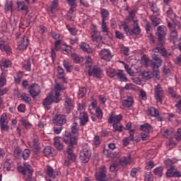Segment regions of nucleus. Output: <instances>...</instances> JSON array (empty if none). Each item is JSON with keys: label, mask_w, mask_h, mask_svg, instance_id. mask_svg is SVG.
<instances>
[{"label": "nucleus", "mask_w": 181, "mask_h": 181, "mask_svg": "<svg viewBox=\"0 0 181 181\" xmlns=\"http://www.w3.org/2000/svg\"><path fill=\"white\" fill-rule=\"evenodd\" d=\"M168 29L165 25H160L157 28V40L158 43L156 47L152 49L153 53H159L163 57L168 56V51L165 49V45L166 44V34Z\"/></svg>", "instance_id": "obj_1"}, {"label": "nucleus", "mask_w": 181, "mask_h": 181, "mask_svg": "<svg viewBox=\"0 0 181 181\" xmlns=\"http://www.w3.org/2000/svg\"><path fill=\"white\" fill-rule=\"evenodd\" d=\"M62 141L66 144V145H68L66 156L74 153L73 148L77 146V141H78V138L76 136H71V134L68 133L63 136Z\"/></svg>", "instance_id": "obj_2"}, {"label": "nucleus", "mask_w": 181, "mask_h": 181, "mask_svg": "<svg viewBox=\"0 0 181 181\" xmlns=\"http://www.w3.org/2000/svg\"><path fill=\"white\" fill-rule=\"evenodd\" d=\"M122 120V115H115L114 112H112L110 117H108V124H113L114 132L118 131V132H122L125 127L122 125H119L121 121Z\"/></svg>", "instance_id": "obj_3"}, {"label": "nucleus", "mask_w": 181, "mask_h": 181, "mask_svg": "<svg viewBox=\"0 0 181 181\" xmlns=\"http://www.w3.org/2000/svg\"><path fill=\"white\" fill-rule=\"evenodd\" d=\"M152 60L153 61H151V67L153 70V74L156 75L157 80H160V75L159 73H160V71H159V68L162 66V58L156 54H153Z\"/></svg>", "instance_id": "obj_4"}, {"label": "nucleus", "mask_w": 181, "mask_h": 181, "mask_svg": "<svg viewBox=\"0 0 181 181\" xmlns=\"http://www.w3.org/2000/svg\"><path fill=\"white\" fill-rule=\"evenodd\" d=\"M59 97H60V95L58 92H56L54 94L53 92H50L43 101L45 108L50 110V108H52L50 105H52L53 103H59L60 98H59Z\"/></svg>", "instance_id": "obj_5"}, {"label": "nucleus", "mask_w": 181, "mask_h": 181, "mask_svg": "<svg viewBox=\"0 0 181 181\" xmlns=\"http://www.w3.org/2000/svg\"><path fill=\"white\" fill-rule=\"evenodd\" d=\"M154 98L157 103L162 104V101L165 98V94L163 93V88L160 84H158L154 88Z\"/></svg>", "instance_id": "obj_6"}, {"label": "nucleus", "mask_w": 181, "mask_h": 181, "mask_svg": "<svg viewBox=\"0 0 181 181\" xmlns=\"http://www.w3.org/2000/svg\"><path fill=\"white\" fill-rule=\"evenodd\" d=\"M90 37L92 42L93 43H98V45H96V47L98 49H101V46H103V36L101 35V33L98 32V30H94L90 33Z\"/></svg>", "instance_id": "obj_7"}, {"label": "nucleus", "mask_w": 181, "mask_h": 181, "mask_svg": "<svg viewBox=\"0 0 181 181\" xmlns=\"http://www.w3.org/2000/svg\"><path fill=\"white\" fill-rule=\"evenodd\" d=\"M52 122L57 127H63V125L67 124V118L63 114H58L54 117Z\"/></svg>", "instance_id": "obj_8"}, {"label": "nucleus", "mask_w": 181, "mask_h": 181, "mask_svg": "<svg viewBox=\"0 0 181 181\" xmlns=\"http://www.w3.org/2000/svg\"><path fill=\"white\" fill-rule=\"evenodd\" d=\"M91 158V151L88 147L83 148L80 152L79 159L83 163H87Z\"/></svg>", "instance_id": "obj_9"}, {"label": "nucleus", "mask_w": 181, "mask_h": 181, "mask_svg": "<svg viewBox=\"0 0 181 181\" xmlns=\"http://www.w3.org/2000/svg\"><path fill=\"white\" fill-rule=\"evenodd\" d=\"M99 57L101 60H104V62H111L113 56L110 49H103L99 52Z\"/></svg>", "instance_id": "obj_10"}, {"label": "nucleus", "mask_w": 181, "mask_h": 181, "mask_svg": "<svg viewBox=\"0 0 181 181\" xmlns=\"http://www.w3.org/2000/svg\"><path fill=\"white\" fill-rule=\"evenodd\" d=\"M28 93L33 98H35V97H37L40 95V93H42V89H40V86L37 85V83H34L30 85L28 88Z\"/></svg>", "instance_id": "obj_11"}, {"label": "nucleus", "mask_w": 181, "mask_h": 181, "mask_svg": "<svg viewBox=\"0 0 181 181\" xmlns=\"http://www.w3.org/2000/svg\"><path fill=\"white\" fill-rule=\"evenodd\" d=\"M64 105V108L63 109V111L64 114H69V112H71V110L73 108H74V103H73V100L69 97L65 98Z\"/></svg>", "instance_id": "obj_12"}, {"label": "nucleus", "mask_w": 181, "mask_h": 181, "mask_svg": "<svg viewBox=\"0 0 181 181\" xmlns=\"http://www.w3.org/2000/svg\"><path fill=\"white\" fill-rule=\"evenodd\" d=\"M167 169L166 177H181V172L177 170L176 166H172L170 168Z\"/></svg>", "instance_id": "obj_13"}, {"label": "nucleus", "mask_w": 181, "mask_h": 181, "mask_svg": "<svg viewBox=\"0 0 181 181\" xmlns=\"http://www.w3.org/2000/svg\"><path fill=\"white\" fill-rule=\"evenodd\" d=\"M29 45V37L23 35L21 40L18 42V49L19 50H25Z\"/></svg>", "instance_id": "obj_14"}, {"label": "nucleus", "mask_w": 181, "mask_h": 181, "mask_svg": "<svg viewBox=\"0 0 181 181\" xmlns=\"http://www.w3.org/2000/svg\"><path fill=\"white\" fill-rule=\"evenodd\" d=\"M107 176V167L101 166L100 168V171L95 174V177L98 181H104Z\"/></svg>", "instance_id": "obj_15"}, {"label": "nucleus", "mask_w": 181, "mask_h": 181, "mask_svg": "<svg viewBox=\"0 0 181 181\" xmlns=\"http://www.w3.org/2000/svg\"><path fill=\"white\" fill-rule=\"evenodd\" d=\"M78 118L80 127H85L88 122V114L85 111L80 112Z\"/></svg>", "instance_id": "obj_16"}, {"label": "nucleus", "mask_w": 181, "mask_h": 181, "mask_svg": "<svg viewBox=\"0 0 181 181\" xmlns=\"http://www.w3.org/2000/svg\"><path fill=\"white\" fill-rule=\"evenodd\" d=\"M132 29L133 35H135L137 37H141V36H142V34H141L142 30H141V27H139V24H138V21H134Z\"/></svg>", "instance_id": "obj_17"}, {"label": "nucleus", "mask_w": 181, "mask_h": 181, "mask_svg": "<svg viewBox=\"0 0 181 181\" xmlns=\"http://www.w3.org/2000/svg\"><path fill=\"white\" fill-rule=\"evenodd\" d=\"M88 76L96 77V78H101L103 77V71L100 68L94 67L93 70H88Z\"/></svg>", "instance_id": "obj_18"}, {"label": "nucleus", "mask_w": 181, "mask_h": 181, "mask_svg": "<svg viewBox=\"0 0 181 181\" xmlns=\"http://www.w3.org/2000/svg\"><path fill=\"white\" fill-rule=\"evenodd\" d=\"M45 174L49 176V177H52V179H56V176H59V173L57 175L54 173V170L50 165H47L45 169Z\"/></svg>", "instance_id": "obj_19"}, {"label": "nucleus", "mask_w": 181, "mask_h": 181, "mask_svg": "<svg viewBox=\"0 0 181 181\" xmlns=\"http://www.w3.org/2000/svg\"><path fill=\"white\" fill-rule=\"evenodd\" d=\"M33 148L35 151H40V144L39 143V136L35 133L33 134Z\"/></svg>", "instance_id": "obj_20"}, {"label": "nucleus", "mask_w": 181, "mask_h": 181, "mask_svg": "<svg viewBox=\"0 0 181 181\" xmlns=\"http://www.w3.org/2000/svg\"><path fill=\"white\" fill-rule=\"evenodd\" d=\"M17 8L18 11H22L24 13H29V7L26 6L25 1H18L17 2Z\"/></svg>", "instance_id": "obj_21"}, {"label": "nucleus", "mask_w": 181, "mask_h": 181, "mask_svg": "<svg viewBox=\"0 0 181 181\" xmlns=\"http://www.w3.org/2000/svg\"><path fill=\"white\" fill-rule=\"evenodd\" d=\"M57 73H58V78H60V80L62 81V83H67V80L66 79V74L64 73V69L59 66L57 68Z\"/></svg>", "instance_id": "obj_22"}, {"label": "nucleus", "mask_w": 181, "mask_h": 181, "mask_svg": "<svg viewBox=\"0 0 181 181\" xmlns=\"http://www.w3.org/2000/svg\"><path fill=\"white\" fill-rule=\"evenodd\" d=\"M62 45V40L60 39L57 40L54 44V47L51 51V56L52 59L56 57V52H59L60 50V45Z\"/></svg>", "instance_id": "obj_23"}, {"label": "nucleus", "mask_w": 181, "mask_h": 181, "mask_svg": "<svg viewBox=\"0 0 181 181\" xmlns=\"http://www.w3.org/2000/svg\"><path fill=\"white\" fill-rule=\"evenodd\" d=\"M148 6H150V9L151 12H153V16H159V8H158V5L154 2H148Z\"/></svg>", "instance_id": "obj_24"}, {"label": "nucleus", "mask_w": 181, "mask_h": 181, "mask_svg": "<svg viewBox=\"0 0 181 181\" xmlns=\"http://www.w3.org/2000/svg\"><path fill=\"white\" fill-rule=\"evenodd\" d=\"M123 107L126 108H131L134 105V98L128 97L127 99H124L122 101Z\"/></svg>", "instance_id": "obj_25"}, {"label": "nucleus", "mask_w": 181, "mask_h": 181, "mask_svg": "<svg viewBox=\"0 0 181 181\" xmlns=\"http://www.w3.org/2000/svg\"><path fill=\"white\" fill-rule=\"evenodd\" d=\"M115 77L117 80H119V81H128V78L122 70H117Z\"/></svg>", "instance_id": "obj_26"}, {"label": "nucleus", "mask_w": 181, "mask_h": 181, "mask_svg": "<svg viewBox=\"0 0 181 181\" xmlns=\"http://www.w3.org/2000/svg\"><path fill=\"white\" fill-rule=\"evenodd\" d=\"M131 141H134V129L129 130V136L124 138L123 140L124 146H128Z\"/></svg>", "instance_id": "obj_27"}, {"label": "nucleus", "mask_w": 181, "mask_h": 181, "mask_svg": "<svg viewBox=\"0 0 181 181\" xmlns=\"http://www.w3.org/2000/svg\"><path fill=\"white\" fill-rule=\"evenodd\" d=\"M54 145L56 149H57L58 151H63V148H64V146L60 141L59 136H57L54 138Z\"/></svg>", "instance_id": "obj_28"}, {"label": "nucleus", "mask_w": 181, "mask_h": 181, "mask_svg": "<svg viewBox=\"0 0 181 181\" xmlns=\"http://www.w3.org/2000/svg\"><path fill=\"white\" fill-rule=\"evenodd\" d=\"M141 76H142V78H144V80H151V78H152V77H153V76L156 78V74H153V73L149 71H144L141 73Z\"/></svg>", "instance_id": "obj_29"}, {"label": "nucleus", "mask_w": 181, "mask_h": 181, "mask_svg": "<svg viewBox=\"0 0 181 181\" xmlns=\"http://www.w3.org/2000/svg\"><path fill=\"white\" fill-rule=\"evenodd\" d=\"M70 129L71 134L77 135L78 134V131H80V126L78 125V123L74 122L71 125Z\"/></svg>", "instance_id": "obj_30"}, {"label": "nucleus", "mask_w": 181, "mask_h": 181, "mask_svg": "<svg viewBox=\"0 0 181 181\" xmlns=\"http://www.w3.org/2000/svg\"><path fill=\"white\" fill-rule=\"evenodd\" d=\"M100 15L102 16V21H108L110 19V11L105 8H100Z\"/></svg>", "instance_id": "obj_31"}, {"label": "nucleus", "mask_w": 181, "mask_h": 181, "mask_svg": "<svg viewBox=\"0 0 181 181\" xmlns=\"http://www.w3.org/2000/svg\"><path fill=\"white\" fill-rule=\"evenodd\" d=\"M140 130L144 131L146 134H149L150 132H152L153 128L149 123H145L144 124L141 125Z\"/></svg>", "instance_id": "obj_32"}, {"label": "nucleus", "mask_w": 181, "mask_h": 181, "mask_svg": "<svg viewBox=\"0 0 181 181\" xmlns=\"http://www.w3.org/2000/svg\"><path fill=\"white\" fill-rule=\"evenodd\" d=\"M80 48L83 52H86V53H93V50L90 47V45L86 42H81L80 45Z\"/></svg>", "instance_id": "obj_33"}, {"label": "nucleus", "mask_w": 181, "mask_h": 181, "mask_svg": "<svg viewBox=\"0 0 181 181\" xmlns=\"http://www.w3.org/2000/svg\"><path fill=\"white\" fill-rule=\"evenodd\" d=\"M129 160H131V156H128L127 157H122L119 160V163L124 168L127 166V165L129 164Z\"/></svg>", "instance_id": "obj_34"}, {"label": "nucleus", "mask_w": 181, "mask_h": 181, "mask_svg": "<svg viewBox=\"0 0 181 181\" xmlns=\"http://www.w3.org/2000/svg\"><path fill=\"white\" fill-rule=\"evenodd\" d=\"M14 168L13 163H12V160H6L4 163V169H6V170H13Z\"/></svg>", "instance_id": "obj_35"}, {"label": "nucleus", "mask_w": 181, "mask_h": 181, "mask_svg": "<svg viewBox=\"0 0 181 181\" xmlns=\"http://www.w3.org/2000/svg\"><path fill=\"white\" fill-rule=\"evenodd\" d=\"M71 59L75 63H83L84 58L76 54H71Z\"/></svg>", "instance_id": "obj_36"}, {"label": "nucleus", "mask_w": 181, "mask_h": 181, "mask_svg": "<svg viewBox=\"0 0 181 181\" xmlns=\"http://www.w3.org/2000/svg\"><path fill=\"white\" fill-rule=\"evenodd\" d=\"M21 98H22L23 101L24 103H26V104H30V102L32 101V98L29 95V94L23 93L21 95Z\"/></svg>", "instance_id": "obj_37"}, {"label": "nucleus", "mask_w": 181, "mask_h": 181, "mask_svg": "<svg viewBox=\"0 0 181 181\" xmlns=\"http://www.w3.org/2000/svg\"><path fill=\"white\" fill-rule=\"evenodd\" d=\"M150 19L152 22L153 26L154 27L158 26V25H160V18H158L156 16H151Z\"/></svg>", "instance_id": "obj_38"}, {"label": "nucleus", "mask_w": 181, "mask_h": 181, "mask_svg": "<svg viewBox=\"0 0 181 181\" xmlns=\"http://www.w3.org/2000/svg\"><path fill=\"white\" fill-rule=\"evenodd\" d=\"M175 163H176V160H175L167 159L164 161L166 169H169L171 168L172 166H175Z\"/></svg>", "instance_id": "obj_39"}, {"label": "nucleus", "mask_w": 181, "mask_h": 181, "mask_svg": "<svg viewBox=\"0 0 181 181\" xmlns=\"http://www.w3.org/2000/svg\"><path fill=\"white\" fill-rule=\"evenodd\" d=\"M66 88H64V87L62 86V85H60V83H57L54 86V90L51 91V93H53L54 96V93H59V94H60V91H63Z\"/></svg>", "instance_id": "obj_40"}, {"label": "nucleus", "mask_w": 181, "mask_h": 181, "mask_svg": "<svg viewBox=\"0 0 181 181\" xmlns=\"http://www.w3.org/2000/svg\"><path fill=\"white\" fill-rule=\"evenodd\" d=\"M117 71H118V70L111 69L110 67L107 68V76H109V77H111L112 78H114V77H115V76L117 75Z\"/></svg>", "instance_id": "obj_41"}, {"label": "nucleus", "mask_w": 181, "mask_h": 181, "mask_svg": "<svg viewBox=\"0 0 181 181\" xmlns=\"http://www.w3.org/2000/svg\"><path fill=\"white\" fill-rule=\"evenodd\" d=\"M154 175L158 177H162L163 176V167H158L153 170Z\"/></svg>", "instance_id": "obj_42"}, {"label": "nucleus", "mask_w": 181, "mask_h": 181, "mask_svg": "<svg viewBox=\"0 0 181 181\" xmlns=\"http://www.w3.org/2000/svg\"><path fill=\"white\" fill-rule=\"evenodd\" d=\"M68 4L71 6L69 13H73L74 12V8L77 6V3H76L75 0H68Z\"/></svg>", "instance_id": "obj_43"}, {"label": "nucleus", "mask_w": 181, "mask_h": 181, "mask_svg": "<svg viewBox=\"0 0 181 181\" xmlns=\"http://www.w3.org/2000/svg\"><path fill=\"white\" fill-rule=\"evenodd\" d=\"M148 115L151 117H158L159 115V110L155 109V107H151L148 110Z\"/></svg>", "instance_id": "obj_44"}, {"label": "nucleus", "mask_w": 181, "mask_h": 181, "mask_svg": "<svg viewBox=\"0 0 181 181\" xmlns=\"http://www.w3.org/2000/svg\"><path fill=\"white\" fill-rule=\"evenodd\" d=\"M101 29L103 33H106V35L110 33V28H108V25H107V22L102 21Z\"/></svg>", "instance_id": "obj_45"}, {"label": "nucleus", "mask_w": 181, "mask_h": 181, "mask_svg": "<svg viewBox=\"0 0 181 181\" xmlns=\"http://www.w3.org/2000/svg\"><path fill=\"white\" fill-rule=\"evenodd\" d=\"M143 22L144 23V28L146 29V32L147 33H149V32H151V30H152V25L151 24V23H149V21H146V20H143Z\"/></svg>", "instance_id": "obj_46"}, {"label": "nucleus", "mask_w": 181, "mask_h": 181, "mask_svg": "<svg viewBox=\"0 0 181 181\" xmlns=\"http://www.w3.org/2000/svg\"><path fill=\"white\" fill-rule=\"evenodd\" d=\"M13 7V2H12V1H8L5 5V11L12 12Z\"/></svg>", "instance_id": "obj_47"}, {"label": "nucleus", "mask_w": 181, "mask_h": 181, "mask_svg": "<svg viewBox=\"0 0 181 181\" xmlns=\"http://www.w3.org/2000/svg\"><path fill=\"white\" fill-rule=\"evenodd\" d=\"M123 29L127 36H132V35H134V32L132 31V29H131V28H129L128 25H124L123 27Z\"/></svg>", "instance_id": "obj_48"}, {"label": "nucleus", "mask_w": 181, "mask_h": 181, "mask_svg": "<svg viewBox=\"0 0 181 181\" xmlns=\"http://www.w3.org/2000/svg\"><path fill=\"white\" fill-rule=\"evenodd\" d=\"M172 135H173V131L172 130L167 129L163 132V136H164V138L170 139L172 138Z\"/></svg>", "instance_id": "obj_49"}, {"label": "nucleus", "mask_w": 181, "mask_h": 181, "mask_svg": "<svg viewBox=\"0 0 181 181\" xmlns=\"http://www.w3.org/2000/svg\"><path fill=\"white\" fill-rule=\"evenodd\" d=\"M127 21H128L129 22H131V21H138V20H135V10L131 11L129 13V16L127 18Z\"/></svg>", "instance_id": "obj_50"}, {"label": "nucleus", "mask_w": 181, "mask_h": 181, "mask_svg": "<svg viewBox=\"0 0 181 181\" xmlns=\"http://www.w3.org/2000/svg\"><path fill=\"white\" fill-rule=\"evenodd\" d=\"M6 84V76L5 74H1L0 76V87L2 88Z\"/></svg>", "instance_id": "obj_51"}, {"label": "nucleus", "mask_w": 181, "mask_h": 181, "mask_svg": "<svg viewBox=\"0 0 181 181\" xmlns=\"http://www.w3.org/2000/svg\"><path fill=\"white\" fill-rule=\"evenodd\" d=\"M86 93H87V89H86V88L83 87L79 88L78 93V98H83V97L86 95Z\"/></svg>", "instance_id": "obj_52"}, {"label": "nucleus", "mask_w": 181, "mask_h": 181, "mask_svg": "<svg viewBox=\"0 0 181 181\" xmlns=\"http://www.w3.org/2000/svg\"><path fill=\"white\" fill-rule=\"evenodd\" d=\"M22 156L24 160H27V159H29V156H30V150L25 149L22 153Z\"/></svg>", "instance_id": "obj_53"}, {"label": "nucleus", "mask_w": 181, "mask_h": 181, "mask_svg": "<svg viewBox=\"0 0 181 181\" xmlns=\"http://www.w3.org/2000/svg\"><path fill=\"white\" fill-rule=\"evenodd\" d=\"M21 125H23V127H24L26 129H30V128H32V124L25 119L21 120Z\"/></svg>", "instance_id": "obj_54"}, {"label": "nucleus", "mask_w": 181, "mask_h": 181, "mask_svg": "<svg viewBox=\"0 0 181 181\" xmlns=\"http://www.w3.org/2000/svg\"><path fill=\"white\" fill-rule=\"evenodd\" d=\"M87 106L86 105V103H78V110H77V113L80 114V112H81V111H84V110H86V107Z\"/></svg>", "instance_id": "obj_55"}, {"label": "nucleus", "mask_w": 181, "mask_h": 181, "mask_svg": "<svg viewBox=\"0 0 181 181\" xmlns=\"http://www.w3.org/2000/svg\"><path fill=\"white\" fill-rule=\"evenodd\" d=\"M23 69H25V70H26V71H30V70H31L30 59H28L27 60L26 64H25L23 66Z\"/></svg>", "instance_id": "obj_56"}, {"label": "nucleus", "mask_w": 181, "mask_h": 181, "mask_svg": "<svg viewBox=\"0 0 181 181\" xmlns=\"http://www.w3.org/2000/svg\"><path fill=\"white\" fill-rule=\"evenodd\" d=\"M44 154L45 156H50V155H52V147L50 146H47L44 148Z\"/></svg>", "instance_id": "obj_57"}, {"label": "nucleus", "mask_w": 181, "mask_h": 181, "mask_svg": "<svg viewBox=\"0 0 181 181\" xmlns=\"http://www.w3.org/2000/svg\"><path fill=\"white\" fill-rule=\"evenodd\" d=\"M0 127L1 131H6V132L9 131V126L8 125V122H6L4 123H0Z\"/></svg>", "instance_id": "obj_58"}, {"label": "nucleus", "mask_w": 181, "mask_h": 181, "mask_svg": "<svg viewBox=\"0 0 181 181\" xmlns=\"http://www.w3.org/2000/svg\"><path fill=\"white\" fill-rule=\"evenodd\" d=\"M119 170V165L117 163H113L110 167V170L111 172H118Z\"/></svg>", "instance_id": "obj_59"}, {"label": "nucleus", "mask_w": 181, "mask_h": 181, "mask_svg": "<svg viewBox=\"0 0 181 181\" xmlns=\"http://www.w3.org/2000/svg\"><path fill=\"white\" fill-rule=\"evenodd\" d=\"M14 155L17 158H21V156H22V148L16 147L14 150Z\"/></svg>", "instance_id": "obj_60"}, {"label": "nucleus", "mask_w": 181, "mask_h": 181, "mask_svg": "<svg viewBox=\"0 0 181 181\" xmlns=\"http://www.w3.org/2000/svg\"><path fill=\"white\" fill-rule=\"evenodd\" d=\"M85 66L88 69H90V67L93 66V59H91V57L90 56L88 57L85 62Z\"/></svg>", "instance_id": "obj_61"}, {"label": "nucleus", "mask_w": 181, "mask_h": 181, "mask_svg": "<svg viewBox=\"0 0 181 181\" xmlns=\"http://www.w3.org/2000/svg\"><path fill=\"white\" fill-rule=\"evenodd\" d=\"M115 37L117 39H119L121 40H124L125 39V36H124V34L119 30L115 31Z\"/></svg>", "instance_id": "obj_62"}, {"label": "nucleus", "mask_w": 181, "mask_h": 181, "mask_svg": "<svg viewBox=\"0 0 181 181\" xmlns=\"http://www.w3.org/2000/svg\"><path fill=\"white\" fill-rule=\"evenodd\" d=\"M124 69H125L126 71L128 73V74H129V76H134V74H135V72H134V71H132L131 67H129V65L124 64Z\"/></svg>", "instance_id": "obj_63"}, {"label": "nucleus", "mask_w": 181, "mask_h": 181, "mask_svg": "<svg viewBox=\"0 0 181 181\" xmlns=\"http://www.w3.org/2000/svg\"><path fill=\"white\" fill-rule=\"evenodd\" d=\"M175 107L177 108V112H178V114H181V99L177 101Z\"/></svg>", "instance_id": "obj_64"}]
</instances>
